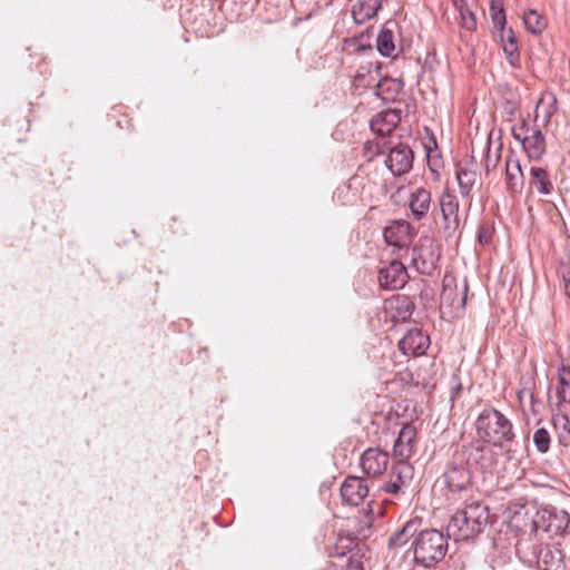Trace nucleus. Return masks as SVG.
Segmentation results:
<instances>
[{
	"label": "nucleus",
	"instance_id": "f257e3e1",
	"mask_svg": "<svg viewBox=\"0 0 570 570\" xmlns=\"http://www.w3.org/2000/svg\"><path fill=\"white\" fill-rule=\"evenodd\" d=\"M377 167L365 165L357 168L344 187L337 188L335 197L343 206H356L372 202L383 189Z\"/></svg>",
	"mask_w": 570,
	"mask_h": 570
},
{
	"label": "nucleus",
	"instance_id": "f03ea898",
	"mask_svg": "<svg viewBox=\"0 0 570 570\" xmlns=\"http://www.w3.org/2000/svg\"><path fill=\"white\" fill-rule=\"evenodd\" d=\"M489 523V509L479 500L466 501L464 507L458 510L448 524V535L455 541L474 539Z\"/></svg>",
	"mask_w": 570,
	"mask_h": 570
},
{
	"label": "nucleus",
	"instance_id": "7ed1b4c3",
	"mask_svg": "<svg viewBox=\"0 0 570 570\" xmlns=\"http://www.w3.org/2000/svg\"><path fill=\"white\" fill-rule=\"evenodd\" d=\"M478 436L485 443L503 448L514 439L511 421L494 407L484 409L475 421Z\"/></svg>",
	"mask_w": 570,
	"mask_h": 570
},
{
	"label": "nucleus",
	"instance_id": "20e7f679",
	"mask_svg": "<svg viewBox=\"0 0 570 570\" xmlns=\"http://www.w3.org/2000/svg\"><path fill=\"white\" fill-rule=\"evenodd\" d=\"M414 560L425 568L443 560L448 552V537L439 530L422 531L413 542Z\"/></svg>",
	"mask_w": 570,
	"mask_h": 570
},
{
	"label": "nucleus",
	"instance_id": "39448f33",
	"mask_svg": "<svg viewBox=\"0 0 570 570\" xmlns=\"http://www.w3.org/2000/svg\"><path fill=\"white\" fill-rule=\"evenodd\" d=\"M438 205L441 214V220L438 223L439 232L444 237H451L461 224L459 199L453 190L445 188L438 198Z\"/></svg>",
	"mask_w": 570,
	"mask_h": 570
},
{
	"label": "nucleus",
	"instance_id": "423d86ee",
	"mask_svg": "<svg viewBox=\"0 0 570 570\" xmlns=\"http://www.w3.org/2000/svg\"><path fill=\"white\" fill-rule=\"evenodd\" d=\"M534 521L549 537H566L570 533V514L564 510L554 507H544L537 513Z\"/></svg>",
	"mask_w": 570,
	"mask_h": 570
},
{
	"label": "nucleus",
	"instance_id": "0eeeda50",
	"mask_svg": "<svg viewBox=\"0 0 570 570\" xmlns=\"http://www.w3.org/2000/svg\"><path fill=\"white\" fill-rule=\"evenodd\" d=\"M529 128L525 121H522L519 126L512 127V136L514 139L521 141L524 151L531 159H540L546 151L544 137L540 129Z\"/></svg>",
	"mask_w": 570,
	"mask_h": 570
},
{
	"label": "nucleus",
	"instance_id": "6e6552de",
	"mask_svg": "<svg viewBox=\"0 0 570 570\" xmlns=\"http://www.w3.org/2000/svg\"><path fill=\"white\" fill-rule=\"evenodd\" d=\"M444 480L449 490L454 493L468 492L471 490V473L464 464V458L450 463L444 473Z\"/></svg>",
	"mask_w": 570,
	"mask_h": 570
},
{
	"label": "nucleus",
	"instance_id": "1a4fd4ad",
	"mask_svg": "<svg viewBox=\"0 0 570 570\" xmlns=\"http://www.w3.org/2000/svg\"><path fill=\"white\" fill-rule=\"evenodd\" d=\"M466 284H464L462 291L459 292L455 277L446 274L442 281V292L440 295L441 308L449 307L452 311L463 309L466 303Z\"/></svg>",
	"mask_w": 570,
	"mask_h": 570
},
{
	"label": "nucleus",
	"instance_id": "9d476101",
	"mask_svg": "<svg viewBox=\"0 0 570 570\" xmlns=\"http://www.w3.org/2000/svg\"><path fill=\"white\" fill-rule=\"evenodd\" d=\"M384 238L387 245L393 247H409L416 235L414 227L406 220L392 222L384 229Z\"/></svg>",
	"mask_w": 570,
	"mask_h": 570
},
{
	"label": "nucleus",
	"instance_id": "9b49d317",
	"mask_svg": "<svg viewBox=\"0 0 570 570\" xmlns=\"http://www.w3.org/2000/svg\"><path fill=\"white\" fill-rule=\"evenodd\" d=\"M389 461L387 452L380 448H368L361 455L360 464L367 476L377 478L386 471Z\"/></svg>",
	"mask_w": 570,
	"mask_h": 570
},
{
	"label": "nucleus",
	"instance_id": "f8f14e48",
	"mask_svg": "<svg viewBox=\"0 0 570 570\" xmlns=\"http://www.w3.org/2000/svg\"><path fill=\"white\" fill-rule=\"evenodd\" d=\"M413 151L406 145L399 144L390 148L385 164L391 173L395 176L406 174L413 164Z\"/></svg>",
	"mask_w": 570,
	"mask_h": 570
},
{
	"label": "nucleus",
	"instance_id": "ddd939ff",
	"mask_svg": "<svg viewBox=\"0 0 570 570\" xmlns=\"http://www.w3.org/2000/svg\"><path fill=\"white\" fill-rule=\"evenodd\" d=\"M367 495V483L360 476L350 475L341 485V497L343 502L352 507L360 505Z\"/></svg>",
	"mask_w": 570,
	"mask_h": 570
},
{
	"label": "nucleus",
	"instance_id": "4468645a",
	"mask_svg": "<svg viewBox=\"0 0 570 570\" xmlns=\"http://www.w3.org/2000/svg\"><path fill=\"white\" fill-rule=\"evenodd\" d=\"M409 273L402 262L392 261L387 266L380 269V284L387 289L402 288L409 279Z\"/></svg>",
	"mask_w": 570,
	"mask_h": 570
},
{
	"label": "nucleus",
	"instance_id": "2eb2a0df",
	"mask_svg": "<svg viewBox=\"0 0 570 570\" xmlns=\"http://www.w3.org/2000/svg\"><path fill=\"white\" fill-rule=\"evenodd\" d=\"M430 345V338L419 328H412L401 338L399 347L405 355H422Z\"/></svg>",
	"mask_w": 570,
	"mask_h": 570
},
{
	"label": "nucleus",
	"instance_id": "dca6fc26",
	"mask_svg": "<svg viewBox=\"0 0 570 570\" xmlns=\"http://www.w3.org/2000/svg\"><path fill=\"white\" fill-rule=\"evenodd\" d=\"M537 554L540 570H566L564 554L557 546H540Z\"/></svg>",
	"mask_w": 570,
	"mask_h": 570
},
{
	"label": "nucleus",
	"instance_id": "f3484780",
	"mask_svg": "<svg viewBox=\"0 0 570 570\" xmlns=\"http://www.w3.org/2000/svg\"><path fill=\"white\" fill-rule=\"evenodd\" d=\"M401 121V115L396 110L387 109L375 115L371 120V129L384 139L391 135Z\"/></svg>",
	"mask_w": 570,
	"mask_h": 570
},
{
	"label": "nucleus",
	"instance_id": "a211bd4d",
	"mask_svg": "<svg viewBox=\"0 0 570 570\" xmlns=\"http://www.w3.org/2000/svg\"><path fill=\"white\" fill-rule=\"evenodd\" d=\"M432 205V194L424 187H417L409 197V209L414 219L421 220L426 217Z\"/></svg>",
	"mask_w": 570,
	"mask_h": 570
},
{
	"label": "nucleus",
	"instance_id": "6ab92c4d",
	"mask_svg": "<svg viewBox=\"0 0 570 570\" xmlns=\"http://www.w3.org/2000/svg\"><path fill=\"white\" fill-rule=\"evenodd\" d=\"M416 438V429L406 423L402 426L394 442V456L401 460H407L413 453V444Z\"/></svg>",
	"mask_w": 570,
	"mask_h": 570
},
{
	"label": "nucleus",
	"instance_id": "aec40b11",
	"mask_svg": "<svg viewBox=\"0 0 570 570\" xmlns=\"http://www.w3.org/2000/svg\"><path fill=\"white\" fill-rule=\"evenodd\" d=\"M557 402L550 403L551 409H564L570 405V367L561 365L558 370L557 385L554 387Z\"/></svg>",
	"mask_w": 570,
	"mask_h": 570
},
{
	"label": "nucleus",
	"instance_id": "412c9836",
	"mask_svg": "<svg viewBox=\"0 0 570 570\" xmlns=\"http://www.w3.org/2000/svg\"><path fill=\"white\" fill-rule=\"evenodd\" d=\"M523 173L519 159L513 156L505 158V184L511 194H519L523 188Z\"/></svg>",
	"mask_w": 570,
	"mask_h": 570
},
{
	"label": "nucleus",
	"instance_id": "4be33fe9",
	"mask_svg": "<svg viewBox=\"0 0 570 570\" xmlns=\"http://www.w3.org/2000/svg\"><path fill=\"white\" fill-rule=\"evenodd\" d=\"M552 424L560 445H570V420L564 409H551Z\"/></svg>",
	"mask_w": 570,
	"mask_h": 570
},
{
	"label": "nucleus",
	"instance_id": "5701e85b",
	"mask_svg": "<svg viewBox=\"0 0 570 570\" xmlns=\"http://www.w3.org/2000/svg\"><path fill=\"white\" fill-rule=\"evenodd\" d=\"M439 252H412L411 264L420 274L431 275L438 267Z\"/></svg>",
	"mask_w": 570,
	"mask_h": 570
},
{
	"label": "nucleus",
	"instance_id": "b1692460",
	"mask_svg": "<svg viewBox=\"0 0 570 570\" xmlns=\"http://www.w3.org/2000/svg\"><path fill=\"white\" fill-rule=\"evenodd\" d=\"M382 7V0H357L352 7V16L356 23H364L374 18Z\"/></svg>",
	"mask_w": 570,
	"mask_h": 570
},
{
	"label": "nucleus",
	"instance_id": "393cba45",
	"mask_svg": "<svg viewBox=\"0 0 570 570\" xmlns=\"http://www.w3.org/2000/svg\"><path fill=\"white\" fill-rule=\"evenodd\" d=\"M396 311L397 314H392L391 320L394 322L405 321L411 317L413 313V304L406 297H396L386 304V313Z\"/></svg>",
	"mask_w": 570,
	"mask_h": 570
},
{
	"label": "nucleus",
	"instance_id": "a878e982",
	"mask_svg": "<svg viewBox=\"0 0 570 570\" xmlns=\"http://www.w3.org/2000/svg\"><path fill=\"white\" fill-rule=\"evenodd\" d=\"M377 50L381 55L386 57H396L397 48L394 42V33L393 30L389 28V22L382 28L377 36L376 41Z\"/></svg>",
	"mask_w": 570,
	"mask_h": 570
},
{
	"label": "nucleus",
	"instance_id": "bb28decb",
	"mask_svg": "<svg viewBox=\"0 0 570 570\" xmlns=\"http://www.w3.org/2000/svg\"><path fill=\"white\" fill-rule=\"evenodd\" d=\"M531 185L537 188L540 194L548 195L551 193L553 185L548 173L540 167H532L530 170Z\"/></svg>",
	"mask_w": 570,
	"mask_h": 570
},
{
	"label": "nucleus",
	"instance_id": "cd10ccee",
	"mask_svg": "<svg viewBox=\"0 0 570 570\" xmlns=\"http://www.w3.org/2000/svg\"><path fill=\"white\" fill-rule=\"evenodd\" d=\"M523 22L527 30L533 35L542 33L548 26L546 17L532 9L524 13Z\"/></svg>",
	"mask_w": 570,
	"mask_h": 570
},
{
	"label": "nucleus",
	"instance_id": "c85d7f7f",
	"mask_svg": "<svg viewBox=\"0 0 570 570\" xmlns=\"http://www.w3.org/2000/svg\"><path fill=\"white\" fill-rule=\"evenodd\" d=\"M391 479L406 487L413 479V468L406 460L397 459V462L392 468Z\"/></svg>",
	"mask_w": 570,
	"mask_h": 570
},
{
	"label": "nucleus",
	"instance_id": "c756f323",
	"mask_svg": "<svg viewBox=\"0 0 570 570\" xmlns=\"http://www.w3.org/2000/svg\"><path fill=\"white\" fill-rule=\"evenodd\" d=\"M454 7L460 14V26L466 31H473L476 28V20L474 13L469 9L463 0H455Z\"/></svg>",
	"mask_w": 570,
	"mask_h": 570
},
{
	"label": "nucleus",
	"instance_id": "7c9ffc66",
	"mask_svg": "<svg viewBox=\"0 0 570 570\" xmlns=\"http://www.w3.org/2000/svg\"><path fill=\"white\" fill-rule=\"evenodd\" d=\"M476 179V173L465 168H460L456 171V180L460 187V193L463 197L469 196Z\"/></svg>",
	"mask_w": 570,
	"mask_h": 570
},
{
	"label": "nucleus",
	"instance_id": "2f4dec72",
	"mask_svg": "<svg viewBox=\"0 0 570 570\" xmlns=\"http://www.w3.org/2000/svg\"><path fill=\"white\" fill-rule=\"evenodd\" d=\"M416 531V523L411 521L407 522L400 531L395 532L389 539V547H401L407 542V540L413 537Z\"/></svg>",
	"mask_w": 570,
	"mask_h": 570
},
{
	"label": "nucleus",
	"instance_id": "473e14b6",
	"mask_svg": "<svg viewBox=\"0 0 570 570\" xmlns=\"http://www.w3.org/2000/svg\"><path fill=\"white\" fill-rule=\"evenodd\" d=\"M416 531V523L411 521L407 522L400 531L395 532L389 539V547H401L407 542V540L413 537Z\"/></svg>",
	"mask_w": 570,
	"mask_h": 570
},
{
	"label": "nucleus",
	"instance_id": "72a5a7b5",
	"mask_svg": "<svg viewBox=\"0 0 570 570\" xmlns=\"http://www.w3.org/2000/svg\"><path fill=\"white\" fill-rule=\"evenodd\" d=\"M557 99L551 92H544L537 104L535 112L539 115L540 110H543L544 119L549 120L556 111Z\"/></svg>",
	"mask_w": 570,
	"mask_h": 570
},
{
	"label": "nucleus",
	"instance_id": "f704fd0d",
	"mask_svg": "<svg viewBox=\"0 0 570 570\" xmlns=\"http://www.w3.org/2000/svg\"><path fill=\"white\" fill-rule=\"evenodd\" d=\"M551 438L544 428H540L533 433V443L540 453H547L550 449Z\"/></svg>",
	"mask_w": 570,
	"mask_h": 570
},
{
	"label": "nucleus",
	"instance_id": "c9c22d12",
	"mask_svg": "<svg viewBox=\"0 0 570 570\" xmlns=\"http://www.w3.org/2000/svg\"><path fill=\"white\" fill-rule=\"evenodd\" d=\"M478 243L482 247L497 246L494 229L491 226H481L478 233Z\"/></svg>",
	"mask_w": 570,
	"mask_h": 570
},
{
	"label": "nucleus",
	"instance_id": "e433bc0d",
	"mask_svg": "<svg viewBox=\"0 0 570 570\" xmlns=\"http://www.w3.org/2000/svg\"><path fill=\"white\" fill-rule=\"evenodd\" d=\"M386 148H387V144L385 141H383V139L381 137H379L377 139L367 141L365 144L364 153L366 156H368L371 158L375 155L383 154Z\"/></svg>",
	"mask_w": 570,
	"mask_h": 570
},
{
	"label": "nucleus",
	"instance_id": "4c0bfd02",
	"mask_svg": "<svg viewBox=\"0 0 570 570\" xmlns=\"http://www.w3.org/2000/svg\"><path fill=\"white\" fill-rule=\"evenodd\" d=\"M487 451L482 448H475L469 456V461L473 460L476 464H480L481 469H487L489 466L491 459L485 458Z\"/></svg>",
	"mask_w": 570,
	"mask_h": 570
},
{
	"label": "nucleus",
	"instance_id": "58836bf2",
	"mask_svg": "<svg viewBox=\"0 0 570 570\" xmlns=\"http://www.w3.org/2000/svg\"><path fill=\"white\" fill-rule=\"evenodd\" d=\"M559 273L563 282L564 294L570 297V264L561 262Z\"/></svg>",
	"mask_w": 570,
	"mask_h": 570
},
{
	"label": "nucleus",
	"instance_id": "ea45409f",
	"mask_svg": "<svg viewBox=\"0 0 570 570\" xmlns=\"http://www.w3.org/2000/svg\"><path fill=\"white\" fill-rule=\"evenodd\" d=\"M491 18H492L493 24L503 31L504 26H505V13H504V9H503V3H499L498 10L494 12H491Z\"/></svg>",
	"mask_w": 570,
	"mask_h": 570
},
{
	"label": "nucleus",
	"instance_id": "a19ab883",
	"mask_svg": "<svg viewBox=\"0 0 570 570\" xmlns=\"http://www.w3.org/2000/svg\"><path fill=\"white\" fill-rule=\"evenodd\" d=\"M529 399L530 402H531V411L533 413H535V410H534V403H535V400H534V395H533V392L530 390V389H527V387H523L522 390H520L518 392V400L519 402L522 404L524 399Z\"/></svg>",
	"mask_w": 570,
	"mask_h": 570
},
{
	"label": "nucleus",
	"instance_id": "79ce46f5",
	"mask_svg": "<svg viewBox=\"0 0 570 570\" xmlns=\"http://www.w3.org/2000/svg\"><path fill=\"white\" fill-rule=\"evenodd\" d=\"M402 488H404L403 484H399L394 479H390V481H387L383 487L382 489L386 492V493H392V494H397Z\"/></svg>",
	"mask_w": 570,
	"mask_h": 570
},
{
	"label": "nucleus",
	"instance_id": "37998d69",
	"mask_svg": "<svg viewBox=\"0 0 570 570\" xmlns=\"http://www.w3.org/2000/svg\"><path fill=\"white\" fill-rule=\"evenodd\" d=\"M504 52H507L509 56H513L518 51L517 41L513 37H509L507 42L503 46Z\"/></svg>",
	"mask_w": 570,
	"mask_h": 570
},
{
	"label": "nucleus",
	"instance_id": "c03bdc74",
	"mask_svg": "<svg viewBox=\"0 0 570 570\" xmlns=\"http://www.w3.org/2000/svg\"><path fill=\"white\" fill-rule=\"evenodd\" d=\"M342 570H363V566L360 560L348 558L346 566Z\"/></svg>",
	"mask_w": 570,
	"mask_h": 570
},
{
	"label": "nucleus",
	"instance_id": "a18cd8bd",
	"mask_svg": "<svg viewBox=\"0 0 570 570\" xmlns=\"http://www.w3.org/2000/svg\"><path fill=\"white\" fill-rule=\"evenodd\" d=\"M499 3H502V0H490V12L497 11Z\"/></svg>",
	"mask_w": 570,
	"mask_h": 570
},
{
	"label": "nucleus",
	"instance_id": "49530a36",
	"mask_svg": "<svg viewBox=\"0 0 570 570\" xmlns=\"http://www.w3.org/2000/svg\"><path fill=\"white\" fill-rule=\"evenodd\" d=\"M463 1H464V3H466V1H465V0H463Z\"/></svg>",
	"mask_w": 570,
	"mask_h": 570
}]
</instances>
